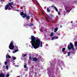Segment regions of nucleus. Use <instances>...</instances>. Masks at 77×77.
Segmentation results:
<instances>
[{"label": "nucleus", "instance_id": "nucleus-1", "mask_svg": "<svg viewBox=\"0 0 77 77\" xmlns=\"http://www.w3.org/2000/svg\"><path fill=\"white\" fill-rule=\"evenodd\" d=\"M31 41L30 43L32 44V46L35 48L36 49L41 47H42V42L38 37L35 38L34 36L32 35L31 36Z\"/></svg>", "mask_w": 77, "mask_h": 77}, {"label": "nucleus", "instance_id": "nucleus-2", "mask_svg": "<svg viewBox=\"0 0 77 77\" xmlns=\"http://www.w3.org/2000/svg\"><path fill=\"white\" fill-rule=\"evenodd\" d=\"M51 68L49 69V70L48 72V74L49 77H54V76L53 74V72L50 71V70L53 69L54 66L53 65H51Z\"/></svg>", "mask_w": 77, "mask_h": 77}, {"label": "nucleus", "instance_id": "nucleus-3", "mask_svg": "<svg viewBox=\"0 0 77 77\" xmlns=\"http://www.w3.org/2000/svg\"><path fill=\"white\" fill-rule=\"evenodd\" d=\"M75 47V49L74 48V45H73L72 43L71 42H70L68 46V48L69 50H70L71 49H72V50L73 51H75V50H77V46Z\"/></svg>", "mask_w": 77, "mask_h": 77}, {"label": "nucleus", "instance_id": "nucleus-4", "mask_svg": "<svg viewBox=\"0 0 77 77\" xmlns=\"http://www.w3.org/2000/svg\"><path fill=\"white\" fill-rule=\"evenodd\" d=\"M9 48V49H10V50H13L14 48V42L12 41L11 42L10 44Z\"/></svg>", "mask_w": 77, "mask_h": 77}, {"label": "nucleus", "instance_id": "nucleus-5", "mask_svg": "<svg viewBox=\"0 0 77 77\" xmlns=\"http://www.w3.org/2000/svg\"><path fill=\"white\" fill-rule=\"evenodd\" d=\"M8 58H11V57L9 55L7 54L6 55V61L5 62V65H7V63L9 62V60L8 59Z\"/></svg>", "mask_w": 77, "mask_h": 77}, {"label": "nucleus", "instance_id": "nucleus-6", "mask_svg": "<svg viewBox=\"0 0 77 77\" xmlns=\"http://www.w3.org/2000/svg\"><path fill=\"white\" fill-rule=\"evenodd\" d=\"M65 9L66 11V12H68V13H69V12L71 11V8L70 7H69L68 6L66 7L65 6Z\"/></svg>", "mask_w": 77, "mask_h": 77}, {"label": "nucleus", "instance_id": "nucleus-7", "mask_svg": "<svg viewBox=\"0 0 77 77\" xmlns=\"http://www.w3.org/2000/svg\"><path fill=\"white\" fill-rule=\"evenodd\" d=\"M20 15H21L23 18H24L26 17V13H25L24 14L23 12H21Z\"/></svg>", "mask_w": 77, "mask_h": 77}, {"label": "nucleus", "instance_id": "nucleus-8", "mask_svg": "<svg viewBox=\"0 0 77 77\" xmlns=\"http://www.w3.org/2000/svg\"><path fill=\"white\" fill-rule=\"evenodd\" d=\"M29 26V27L30 26H33V24L32 23H31L29 24L24 25V26Z\"/></svg>", "mask_w": 77, "mask_h": 77}, {"label": "nucleus", "instance_id": "nucleus-9", "mask_svg": "<svg viewBox=\"0 0 77 77\" xmlns=\"http://www.w3.org/2000/svg\"><path fill=\"white\" fill-rule=\"evenodd\" d=\"M9 7V5H7L5 8V10H8V9L9 10H11V8H8Z\"/></svg>", "mask_w": 77, "mask_h": 77}, {"label": "nucleus", "instance_id": "nucleus-10", "mask_svg": "<svg viewBox=\"0 0 77 77\" xmlns=\"http://www.w3.org/2000/svg\"><path fill=\"white\" fill-rule=\"evenodd\" d=\"M58 39V37L55 36L52 37L51 39V40H54V39Z\"/></svg>", "mask_w": 77, "mask_h": 77}, {"label": "nucleus", "instance_id": "nucleus-11", "mask_svg": "<svg viewBox=\"0 0 77 77\" xmlns=\"http://www.w3.org/2000/svg\"><path fill=\"white\" fill-rule=\"evenodd\" d=\"M13 2H10L9 3V4L7 5H9V6H10L11 8H13V7L11 6V5H13Z\"/></svg>", "mask_w": 77, "mask_h": 77}, {"label": "nucleus", "instance_id": "nucleus-12", "mask_svg": "<svg viewBox=\"0 0 77 77\" xmlns=\"http://www.w3.org/2000/svg\"><path fill=\"white\" fill-rule=\"evenodd\" d=\"M51 8V7H49L48 8V7L47 8V11L48 12H49L51 11V10L49 9V8Z\"/></svg>", "mask_w": 77, "mask_h": 77}, {"label": "nucleus", "instance_id": "nucleus-13", "mask_svg": "<svg viewBox=\"0 0 77 77\" xmlns=\"http://www.w3.org/2000/svg\"><path fill=\"white\" fill-rule=\"evenodd\" d=\"M33 60L34 62H36V61L38 60V58H36V57H35L33 58Z\"/></svg>", "mask_w": 77, "mask_h": 77}, {"label": "nucleus", "instance_id": "nucleus-14", "mask_svg": "<svg viewBox=\"0 0 77 77\" xmlns=\"http://www.w3.org/2000/svg\"><path fill=\"white\" fill-rule=\"evenodd\" d=\"M75 27H76V25L75 24H73L72 25V27L71 28V29H72L73 28H74Z\"/></svg>", "mask_w": 77, "mask_h": 77}, {"label": "nucleus", "instance_id": "nucleus-15", "mask_svg": "<svg viewBox=\"0 0 77 77\" xmlns=\"http://www.w3.org/2000/svg\"><path fill=\"white\" fill-rule=\"evenodd\" d=\"M18 51V49H15V50L13 51V53H15L16 52Z\"/></svg>", "mask_w": 77, "mask_h": 77}, {"label": "nucleus", "instance_id": "nucleus-16", "mask_svg": "<svg viewBox=\"0 0 77 77\" xmlns=\"http://www.w3.org/2000/svg\"><path fill=\"white\" fill-rule=\"evenodd\" d=\"M58 30V28H56L54 29V32H56Z\"/></svg>", "mask_w": 77, "mask_h": 77}, {"label": "nucleus", "instance_id": "nucleus-17", "mask_svg": "<svg viewBox=\"0 0 77 77\" xmlns=\"http://www.w3.org/2000/svg\"><path fill=\"white\" fill-rule=\"evenodd\" d=\"M35 2H36V3H37V5H38V6H39V7H40V8H41V5H39V4L38 3V1L36 0Z\"/></svg>", "mask_w": 77, "mask_h": 77}, {"label": "nucleus", "instance_id": "nucleus-18", "mask_svg": "<svg viewBox=\"0 0 77 77\" xmlns=\"http://www.w3.org/2000/svg\"><path fill=\"white\" fill-rule=\"evenodd\" d=\"M54 34V32H52L51 33V35H50V37H52V36H53Z\"/></svg>", "mask_w": 77, "mask_h": 77}, {"label": "nucleus", "instance_id": "nucleus-19", "mask_svg": "<svg viewBox=\"0 0 77 77\" xmlns=\"http://www.w3.org/2000/svg\"><path fill=\"white\" fill-rule=\"evenodd\" d=\"M68 56H70V54H71V52H67Z\"/></svg>", "mask_w": 77, "mask_h": 77}, {"label": "nucleus", "instance_id": "nucleus-20", "mask_svg": "<svg viewBox=\"0 0 77 77\" xmlns=\"http://www.w3.org/2000/svg\"><path fill=\"white\" fill-rule=\"evenodd\" d=\"M9 75H10V74H9V73H7V75H6V77H9Z\"/></svg>", "mask_w": 77, "mask_h": 77}, {"label": "nucleus", "instance_id": "nucleus-21", "mask_svg": "<svg viewBox=\"0 0 77 77\" xmlns=\"http://www.w3.org/2000/svg\"><path fill=\"white\" fill-rule=\"evenodd\" d=\"M74 46L75 47H77V42H74Z\"/></svg>", "mask_w": 77, "mask_h": 77}, {"label": "nucleus", "instance_id": "nucleus-22", "mask_svg": "<svg viewBox=\"0 0 77 77\" xmlns=\"http://www.w3.org/2000/svg\"><path fill=\"white\" fill-rule=\"evenodd\" d=\"M56 74H57V72H59V68H57V69H56Z\"/></svg>", "mask_w": 77, "mask_h": 77}, {"label": "nucleus", "instance_id": "nucleus-23", "mask_svg": "<svg viewBox=\"0 0 77 77\" xmlns=\"http://www.w3.org/2000/svg\"><path fill=\"white\" fill-rule=\"evenodd\" d=\"M14 50H18L17 46H16L14 48Z\"/></svg>", "mask_w": 77, "mask_h": 77}, {"label": "nucleus", "instance_id": "nucleus-24", "mask_svg": "<svg viewBox=\"0 0 77 77\" xmlns=\"http://www.w3.org/2000/svg\"><path fill=\"white\" fill-rule=\"evenodd\" d=\"M26 18L27 20H29V19L30 18V16H27L26 17Z\"/></svg>", "mask_w": 77, "mask_h": 77}, {"label": "nucleus", "instance_id": "nucleus-25", "mask_svg": "<svg viewBox=\"0 0 77 77\" xmlns=\"http://www.w3.org/2000/svg\"><path fill=\"white\" fill-rule=\"evenodd\" d=\"M62 51L63 52H64V51H65V48H63L62 49Z\"/></svg>", "mask_w": 77, "mask_h": 77}, {"label": "nucleus", "instance_id": "nucleus-26", "mask_svg": "<svg viewBox=\"0 0 77 77\" xmlns=\"http://www.w3.org/2000/svg\"><path fill=\"white\" fill-rule=\"evenodd\" d=\"M54 9H55L56 11L57 12H58V10H57V8H56V7H55V8Z\"/></svg>", "mask_w": 77, "mask_h": 77}, {"label": "nucleus", "instance_id": "nucleus-27", "mask_svg": "<svg viewBox=\"0 0 77 77\" xmlns=\"http://www.w3.org/2000/svg\"><path fill=\"white\" fill-rule=\"evenodd\" d=\"M23 54H23V57H26V56H27V55L25 54L23 56Z\"/></svg>", "mask_w": 77, "mask_h": 77}, {"label": "nucleus", "instance_id": "nucleus-28", "mask_svg": "<svg viewBox=\"0 0 77 77\" xmlns=\"http://www.w3.org/2000/svg\"><path fill=\"white\" fill-rule=\"evenodd\" d=\"M40 32H43L42 29V27H41V28H40Z\"/></svg>", "mask_w": 77, "mask_h": 77}, {"label": "nucleus", "instance_id": "nucleus-29", "mask_svg": "<svg viewBox=\"0 0 77 77\" xmlns=\"http://www.w3.org/2000/svg\"><path fill=\"white\" fill-rule=\"evenodd\" d=\"M46 20H47L48 22V23H50V21H49V20H48V18H46Z\"/></svg>", "mask_w": 77, "mask_h": 77}, {"label": "nucleus", "instance_id": "nucleus-30", "mask_svg": "<svg viewBox=\"0 0 77 77\" xmlns=\"http://www.w3.org/2000/svg\"><path fill=\"white\" fill-rule=\"evenodd\" d=\"M6 69H8L9 68V66H6Z\"/></svg>", "mask_w": 77, "mask_h": 77}, {"label": "nucleus", "instance_id": "nucleus-31", "mask_svg": "<svg viewBox=\"0 0 77 77\" xmlns=\"http://www.w3.org/2000/svg\"><path fill=\"white\" fill-rule=\"evenodd\" d=\"M71 54H75V52H71Z\"/></svg>", "mask_w": 77, "mask_h": 77}, {"label": "nucleus", "instance_id": "nucleus-32", "mask_svg": "<svg viewBox=\"0 0 77 77\" xmlns=\"http://www.w3.org/2000/svg\"><path fill=\"white\" fill-rule=\"evenodd\" d=\"M24 68H27V66H26V65H24Z\"/></svg>", "mask_w": 77, "mask_h": 77}, {"label": "nucleus", "instance_id": "nucleus-33", "mask_svg": "<svg viewBox=\"0 0 77 77\" xmlns=\"http://www.w3.org/2000/svg\"><path fill=\"white\" fill-rule=\"evenodd\" d=\"M51 7L52 8H54V9L55 8H56V7H55V6H54V5H52L51 6Z\"/></svg>", "mask_w": 77, "mask_h": 77}, {"label": "nucleus", "instance_id": "nucleus-34", "mask_svg": "<svg viewBox=\"0 0 77 77\" xmlns=\"http://www.w3.org/2000/svg\"><path fill=\"white\" fill-rule=\"evenodd\" d=\"M13 60H15L16 59V57H13Z\"/></svg>", "mask_w": 77, "mask_h": 77}, {"label": "nucleus", "instance_id": "nucleus-35", "mask_svg": "<svg viewBox=\"0 0 77 77\" xmlns=\"http://www.w3.org/2000/svg\"><path fill=\"white\" fill-rule=\"evenodd\" d=\"M74 39V40H76V39H77V37H75Z\"/></svg>", "mask_w": 77, "mask_h": 77}, {"label": "nucleus", "instance_id": "nucleus-36", "mask_svg": "<svg viewBox=\"0 0 77 77\" xmlns=\"http://www.w3.org/2000/svg\"><path fill=\"white\" fill-rule=\"evenodd\" d=\"M29 59H32V57H31V56H29Z\"/></svg>", "mask_w": 77, "mask_h": 77}, {"label": "nucleus", "instance_id": "nucleus-37", "mask_svg": "<svg viewBox=\"0 0 77 77\" xmlns=\"http://www.w3.org/2000/svg\"><path fill=\"white\" fill-rule=\"evenodd\" d=\"M28 70V69L26 68V69H25V71H27Z\"/></svg>", "mask_w": 77, "mask_h": 77}, {"label": "nucleus", "instance_id": "nucleus-38", "mask_svg": "<svg viewBox=\"0 0 77 77\" xmlns=\"http://www.w3.org/2000/svg\"><path fill=\"white\" fill-rule=\"evenodd\" d=\"M8 51L10 53L11 52V51H10L9 50H8Z\"/></svg>", "mask_w": 77, "mask_h": 77}, {"label": "nucleus", "instance_id": "nucleus-39", "mask_svg": "<svg viewBox=\"0 0 77 77\" xmlns=\"http://www.w3.org/2000/svg\"><path fill=\"white\" fill-rule=\"evenodd\" d=\"M15 63H13V65H15Z\"/></svg>", "mask_w": 77, "mask_h": 77}, {"label": "nucleus", "instance_id": "nucleus-40", "mask_svg": "<svg viewBox=\"0 0 77 77\" xmlns=\"http://www.w3.org/2000/svg\"><path fill=\"white\" fill-rule=\"evenodd\" d=\"M62 65H64V63H63V64H62Z\"/></svg>", "mask_w": 77, "mask_h": 77}, {"label": "nucleus", "instance_id": "nucleus-41", "mask_svg": "<svg viewBox=\"0 0 77 77\" xmlns=\"http://www.w3.org/2000/svg\"><path fill=\"white\" fill-rule=\"evenodd\" d=\"M18 66H18V65H17V66H16V67H18Z\"/></svg>", "mask_w": 77, "mask_h": 77}, {"label": "nucleus", "instance_id": "nucleus-42", "mask_svg": "<svg viewBox=\"0 0 77 77\" xmlns=\"http://www.w3.org/2000/svg\"><path fill=\"white\" fill-rule=\"evenodd\" d=\"M3 1V0H0V2H2Z\"/></svg>", "mask_w": 77, "mask_h": 77}, {"label": "nucleus", "instance_id": "nucleus-43", "mask_svg": "<svg viewBox=\"0 0 77 77\" xmlns=\"http://www.w3.org/2000/svg\"><path fill=\"white\" fill-rule=\"evenodd\" d=\"M17 11H19V10H17Z\"/></svg>", "mask_w": 77, "mask_h": 77}, {"label": "nucleus", "instance_id": "nucleus-44", "mask_svg": "<svg viewBox=\"0 0 77 77\" xmlns=\"http://www.w3.org/2000/svg\"><path fill=\"white\" fill-rule=\"evenodd\" d=\"M58 15H60L59 14V12H58Z\"/></svg>", "mask_w": 77, "mask_h": 77}, {"label": "nucleus", "instance_id": "nucleus-45", "mask_svg": "<svg viewBox=\"0 0 77 77\" xmlns=\"http://www.w3.org/2000/svg\"><path fill=\"white\" fill-rule=\"evenodd\" d=\"M33 48V47H31V48Z\"/></svg>", "mask_w": 77, "mask_h": 77}, {"label": "nucleus", "instance_id": "nucleus-46", "mask_svg": "<svg viewBox=\"0 0 77 77\" xmlns=\"http://www.w3.org/2000/svg\"><path fill=\"white\" fill-rule=\"evenodd\" d=\"M9 2H11V0H9Z\"/></svg>", "mask_w": 77, "mask_h": 77}, {"label": "nucleus", "instance_id": "nucleus-47", "mask_svg": "<svg viewBox=\"0 0 77 77\" xmlns=\"http://www.w3.org/2000/svg\"><path fill=\"white\" fill-rule=\"evenodd\" d=\"M62 27V26H60V27L61 28V27Z\"/></svg>", "mask_w": 77, "mask_h": 77}, {"label": "nucleus", "instance_id": "nucleus-48", "mask_svg": "<svg viewBox=\"0 0 77 77\" xmlns=\"http://www.w3.org/2000/svg\"><path fill=\"white\" fill-rule=\"evenodd\" d=\"M42 12L43 14H44V13H43V12Z\"/></svg>", "mask_w": 77, "mask_h": 77}, {"label": "nucleus", "instance_id": "nucleus-49", "mask_svg": "<svg viewBox=\"0 0 77 77\" xmlns=\"http://www.w3.org/2000/svg\"><path fill=\"white\" fill-rule=\"evenodd\" d=\"M51 17H52V15H51Z\"/></svg>", "mask_w": 77, "mask_h": 77}, {"label": "nucleus", "instance_id": "nucleus-50", "mask_svg": "<svg viewBox=\"0 0 77 77\" xmlns=\"http://www.w3.org/2000/svg\"><path fill=\"white\" fill-rule=\"evenodd\" d=\"M61 69H62H62H63L62 68H61Z\"/></svg>", "mask_w": 77, "mask_h": 77}, {"label": "nucleus", "instance_id": "nucleus-51", "mask_svg": "<svg viewBox=\"0 0 77 77\" xmlns=\"http://www.w3.org/2000/svg\"><path fill=\"white\" fill-rule=\"evenodd\" d=\"M29 55H30V54H29Z\"/></svg>", "mask_w": 77, "mask_h": 77}, {"label": "nucleus", "instance_id": "nucleus-52", "mask_svg": "<svg viewBox=\"0 0 77 77\" xmlns=\"http://www.w3.org/2000/svg\"><path fill=\"white\" fill-rule=\"evenodd\" d=\"M39 27H40V26H39Z\"/></svg>", "mask_w": 77, "mask_h": 77}, {"label": "nucleus", "instance_id": "nucleus-53", "mask_svg": "<svg viewBox=\"0 0 77 77\" xmlns=\"http://www.w3.org/2000/svg\"><path fill=\"white\" fill-rule=\"evenodd\" d=\"M71 55H72V54H71Z\"/></svg>", "mask_w": 77, "mask_h": 77}, {"label": "nucleus", "instance_id": "nucleus-54", "mask_svg": "<svg viewBox=\"0 0 77 77\" xmlns=\"http://www.w3.org/2000/svg\"><path fill=\"white\" fill-rule=\"evenodd\" d=\"M29 47H30V45L29 46Z\"/></svg>", "mask_w": 77, "mask_h": 77}]
</instances>
